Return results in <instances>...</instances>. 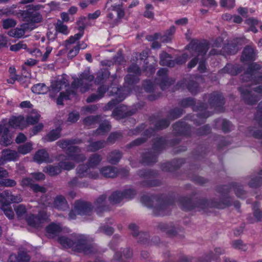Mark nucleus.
Returning a JSON list of instances; mask_svg holds the SVG:
<instances>
[{
    "instance_id": "32",
    "label": "nucleus",
    "mask_w": 262,
    "mask_h": 262,
    "mask_svg": "<svg viewBox=\"0 0 262 262\" xmlns=\"http://www.w3.org/2000/svg\"><path fill=\"white\" fill-rule=\"evenodd\" d=\"M168 205L163 203L154 208V212L156 215H165L166 214V210L168 209Z\"/></svg>"
},
{
    "instance_id": "54",
    "label": "nucleus",
    "mask_w": 262,
    "mask_h": 262,
    "mask_svg": "<svg viewBox=\"0 0 262 262\" xmlns=\"http://www.w3.org/2000/svg\"><path fill=\"white\" fill-rule=\"evenodd\" d=\"M70 51L68 54V57L69 58H73L75 57L79 51V47L78 46H74L73 48L69 49Z\"/></svg>"
},
{
    "instance_id": "44",
    "label": "nucleus",
    "mask_w": 262,
    "mask_h": 262,
    "mask_svg": "<svg viewBox=\"0 0 262 262\" xmlns=\"http://www.w3.org/2000/svg\"><path fill=\"white\" fill-rule=\"evenodd\" d=\"M262 184V171L259 173L255 180L252 179L249 183L250 187H257Z\"/></svg>"
},
{
    "instance_id": "43",
    "label": "nucleus",
    "mask_w": 262,
    "mask_h": 262,
    "mask_svg": "<svg viewBox=\"0 0 262 262\" xmlns=\"http://www.w3.org/2000/svg\"><path fill=\"white\" fill-rule=\"evenodd\" d=\"M215 207L217 208H223V206H220L219 205H216L213 204L212 202H210L208 201H202L200 204H199V207L200 209L204 210L205 211H206V208L207 207Z\"/></svg>"
},
{
    "instance_id": "38",
    "label": "nucleus",
    "mask_w": 262,
    "mask_h": 262,
    "mask_svg": "<svg viewBox=\"0 0 262 262\" xmlns=\"http://www.w3.org/2000/svg\"><path fill=\"white\" fill-rule=\"evenodd\" d=\"M48 172L50 176H55L61 172V168L58 166H48L46 167L44 170Z\"/></svg>"
},
{
    "instance_id": "3",
    "label": "nucleus",
    "mask_w": 262,
    "mask_h": 262,
    "mask_svg": "<svg viewBox=\"0 0 262 262\" xmlns=\"http://www.w3.org/2000/svg\"><path fill=\"white\" fill-rule=\"evenodd\" d=\"M94 77L93 75L90 74L89 71H84L80 76L79 78H76L73 81L71 88L72 90L66 89V94L64 92H61L60 96L57 98V103L59 105L62 104V100L63 99H69L72 95L75 94V89L79 88L80 91L81 93H84L90 89V86L92 85L89 84V82L93 81Z\"/></svg>"
},
{
    "instance_id": "52",
    "label": "nucleus",
    "mask_w": 262,
    "mask_h": 262,
    "mask_svg": "<svg viewBox=\"0 0 262 262\" xmlns=\"http://www.w3.org/2000/svg\"><path fill=\"white\" fill-rule=\"evenodd\" d=\"M220 5L223 7L232 8L235 5L234 0H221Z\"/></svg>"
},
{
    "instance_id": "33",
    "label": "nucleus",
    "mask_w": 262,
    "mask_h": 262,
    "mask_svg": "<svg viewBox=\"0 0 262 262\" xmlns=\"http://www.w3.org/2000/svg\"><path fill=\"white\" fill-rule=\"evenodd\" d=\"M176 31V28L174 26H171L168 30H167L164 34L161 37V40L162 41L168 42L170 41L172 36Z\"/></svg>"
},
{
    "instance_id": "41",
    "label": "nucleus",
    "mask_w": 262,
    "mask_h": 262,
    "mask_svg": "<svg viewBox=\"0 0 262 262\" xmlns=\"http://www.w3.org/2000/svg\"><path fill=\"white\" fill-rule=\"evenodd\" d=\"M1 209L4 211L5 214L10 219L14 217V212L10 205L4 204L1 206Z\"/></svg>"
},
{
    "instance_id": "1",
    "label": "nucleus",
    "mask_w": 262,
    "mask_h": 262,
    "mask_svg": "<svg viewBox=\"0 0 262 262\" xmlns=\"http://www.w3.org/2000/svg\"><path fill=\"white\" fill-rule=\"evenodd\" d=\"M260 66L254 63L250 65L249 71L243 76L252 79L253 83L249 86L239 88L241 95L245 102L250 105L256 103L262 97V75L260 74Z\"/></svg>"
},
{
    "instance_id": "46",
    "label": "nucleus",
    "mask_w": 262,
    "mask_h": 262,
    "mask_svg": "<svg viewBox=\"0 0 262 262\" xmlns=\"http://www.w3.org/2000/svg\"><path fill=\"white\" fill-rule=\"evenodd\" d=\"M254 219L251 221V223L259 222L262 219V209H256L253 211Z\"/></svg>"
},
{
    "instance_id": "17",
    "label": "nucleus",
    "mask_w": 262,
    "mask_h": 262,
    "mask_svg": "<svg viewBox=\"0 0 262 262\" xmlns=\"http://www.w3.org/2000/svg\"><path fill=\"white\" fill-rule=\"evenodd\" d=\"M62 230L59 224L52 223L46 228L47 235L50 238H53Z\"/></svg>"
},
{
    "instance_id": "24",
    "label": "nucleus",
    "mask_w": 262,
    "mask_h": 262,
    "mask_svg": "<svg viewBox=\"0 0 262 262\" xmlns=\"http://www.w3.org/2000/svg\"><path fill=\"white\" fill-rule=\"evenodd\" d=\"M100 172L105 177L113 178L117 175V170L114 167L106 166L101 169Z\"/></svg>"
},
{
    "instance_id": "6",
    "label": "nucleus",
    "mask_w": 262,
    "mask_h": 262,
    "mask_svg": "<svg viewBox=\"0 0 262 262\" xmlns=\"http://www.w3.org/2000/svg\"><path fill=\"white\" fill-rule=\"evenodd\" d=\"M92 207L91 205L85 202L77 201L75 203L74 208L69 213V218L73 220L76 218V214L80 215H89L91 214Z\"/></svg>"
},
{
    "instance_id": "53",
    "label": "nucleus",
    "mask_w": 262,
    "mask_h": 262,
    "mask_svg": "<svg viewBox=\"0 0 262 262\" xmlns=\"http://www.w3.org/2000/svg\"><path fill=\"white\" fill-rule=\"evenodd\" d=\"M17 215L21 217L26 212V208L23 205H19L14 208Z\"/></svg>"
},
{
    "instance_id": "27",
    "label": "nucleus",
    "mask_w": 262,
    "mask_h": 262,
    "mask_svg": "<svg viewBox=\"0 0 262 262\" xmlns=\"http://www.w3.org/2000/svg\"><path fill=\"white\" fill-rule=\"evenodd\" d=\"M60 130L59 129H53L42 138L44 141H54L60 137Z\"/></svg>"
},
{
    "instance_id": "29",
    "label": "nucleus",
    "mask_w": 262,
    "mask_h": 262,
    "mask_svg": "<svg viewBox=\"0 0 262 262\" xmlns=\"http://www.w3.org/2000/svg\"><path fill=\"white\" fill-rule=\"evenodd\" d=\"M123 199V193L118 191L113 192L109 197V201L112 204H117L120 203Z\"/></svg>"
},
{
    "instance_id": "20",
    "label": "nucleus",
    "mask_w": 262,
    "mask_h": 262,
    "mask_svg": "<svg viewBox=\"0 0 262 262\" xmlns=\"http://www.w3.org/2000/svg\"><path fill=\"white\" fill-rule=\"evenodd\" d=\"M112 89H114V92L113 91V90H111L110 92L112 93V95H116L117 102L122 101L129 94L128 89L126 90L123 88L118 89L115 88H113Z\"/></svg>"
},
{
    "instance_id": "63",
    "label": "nucleus",
    "mask_w": 262,
    "mask_h": 262,
    "mask_svg": "<svg viewBox=\"0 0 262 262\" xmlns=\"http://www.w3.org/2000/svg\"><path fill=\"white\" fill-rule=\"evenodd\" d=\"M100 230L101 232L107 235L112 234L114 232V229L112 227L108 226L101 227L100 228Z\"/></svg>"
},
{
    "instance_id": "5",
    "label": "nucleus",
    "mask_w": 262,
    "mask_h": 262,
    "mask_svg": "<svg viewBox=\"0 0 262 262\" xmlns=\"http://www.w3.org/2000/svg\"><path fill=\"white\" fill-rule=\"evenodd\" d=\"M86 157L81 152L68 154L67 156H59V166L63 170H70L75 167L76 163L83 162Z\"/></svg>"
},
{
    "instance_id": "2",
    "label": "nucleus",
    "mask_w": 262,
    "mask_h": 262,
    "mask_svg": "<svg viewBox=\"0 0 262 262\" xmlns=\"http://www.w3.org/2000/svg\"><path fill=\"white\" fill-rule=\"evenodd\" d=\"M58 242L64 248H72L74 251L90 255L97 252L94 245L88 243L86 237L83 235H74L70 237L62 236L58 238Z\"/></svg>"
},
{
    "instance_id": "13",
    "label": "nucleus",
    "mask_w": 262,
    "mask_h": 262,
    "mask_svg": "<svg viewBox=\"0 0 262 262\" xmlns=\"http://www.w3.org/2000/svg\"><path fill=\"white\" fill-rule=\"evenodd\" d=\"M76 143L75 140H62L57 142L60 147L67 149V154L81 152L80 149L74 145Z\"/></svg>"
},
{
    "instance_id": "22",
    "label": "nucleus",
    "mask_w": 262,
    "mask_h": 262,
    "mask_svg": "<svg viewBox=\"0 0 262 262\" xmlns=\"http://www.w3.org/2000/svg\"><path fill=\"white\" fill-rule=\"evenodd\" d=\"M255 53L254 49L251 47H247L244 49L241 59L243 61H248L254 59Z\"/></svg>"
},
{
    "instance_id": "55",
    "label": "nucleus",
    "mask_w": 262,
    "mask_h": 262,
    "mask_svg": "<svg viewBox=\"0 0 262 262\" xmlns=\"http://www.w3.org/2000/svg\"><path fill=\"white\" fill-rule=\"evenodd\" d=\"M123 193V199H131L133 198L136 192L132 189H128L124 191Z\"/></svg>"
},
{
    "instance_id": "25",
    "label": "nucleus",
    "mask_w": 262,
    "mask_h": 262,
    "mask_svg": "<svg viewBox=\"0 0 262 262\" xmlns=\"http://www.w3.org/2000/svg\"><path fill=\"white\" fill-rule=\"evenodd\" d=\"M160 64L172 67L174 66V62L171 60V57L166 52H162L160 55Z\"/></svg>"
},
{
    "instance_id": "35",
    "label": "nucleus",
    "mask_w": 262,
    "mask_h": 262,
    "mask_svg": "<svg viewBox=\"0 0 262 262\" xmlns=\"http://www.w3.org/2000/svg\"><path fill=\"white\" fill-rule=\"evenodd\" d=\"M154 7L151 4H147L145 5L143 16L149 19L154 17Z\"/></svg>"
},
{
    "instance_id": "37",
    "label": "nucleus",
    "mask_w": 262,
    "mask_h": 262,
    "mask_svg": "<svg viewBox=\"0 0 262 262\" xmlns=\"http://www.w3.org/2000/svg\"><path fill=\"white\" fill-rule=\"evenodd\" d=\"M121 157V154L119 151H113L108 156V160L110 163L115 164L117 163Z\"/></svg>"
},
{
    "instance_id": "21",
    "label": "nucleus",
    "mask_w": 262,
    "mask_h": 262,
    "mask_svg": "<svg viewBox=\"0 0 262 262\" xmlns=\"http://www.w3.org/2000/svg\"><path fill=\"white\" fill-rule=\"evenodd\" d=\"M33 159L37 163L48 162L49 161V154L45 149H40L36 152Z\"/></svg>"
},
{
    "instance_id": "49",
    "label": "nucleus",
    "mask_w": 262,
    "mask_h": 262,
    "mask_svg": "<svg viewBox=\"0 0 262 262\" xmlns=\"http://www.w3.org/2000/svg\"><path fill=\"white\" fill-rule=\"evenodd\" d=\"M246 23L250 26V31L254 33L257 32V30L255 27L256 26L258 25V21L257 20L253 18H249L246 20Z\"/></svg>"
},
{
    "instance_id": "48",
    "label": "nucleus",
    "mask_w": 262,
    "mask_h": 262,
    "mask_svg": "<svg viewBox=\"0 0 262 262\" xmlns=\"http://www.w3.org/2000/svg\"><path fill=\"white\" fill-rule=\"evenodd\" d=\"M16 24V22L14 19L8 18L3 20V26L4 29H9L14 27Z\"/></svg>"
},
{
    "instance_id": "12",
    "label": "nucleus",
    "mask_w": 262,
    "mask_h": 262,
    "mask_svg": "<svg viewBox=\"0 0 262 262\" xmlns=\"http://www.w3.org/2000/svg\"><path fill=\"white\" fill-rule=\"evenodd\" d=\"M48 219V216L43 211L39 212L38 216H35L33 215H30L27 218V222L28 224L34 228H38L40 225L46 221Z\"/></svg>"
},
{
    "instance_id": "30",
    "label": "nucleus",
    "mask_w": 262,
    "mask_h": 262,
    "mask_svg": "<svg viewBox=\"0 0 262 262\" xmlns=\"http://www.w3.org/2000/svg\"><path fill=\"white\" fill-rule=\"evenodd\" d=\"M106 92V89L103 86H100L98 90V94H93L86 99L88 102H92L99 100L102 98Z\"/></svg>"
},
{
    "instance_id": "18",
    "label": "nucleus",
    "mask_w": 262,
    "mask_h": 262,
    "mask_svg": "<svg viewBox=\"0 0 262 262\" xmlns=\"http://www.w3.org/2000/svg\"><path fill=\"white\" fill-rule=\"evenodd\" d=\"M127 110L125 106L120 105L113 111V115L117 119H121L133 114V113L129 112Z\"/></svg>"
},
{
    "instance_id": "36",
    "label": "nucleus",
    "mask_w": 262,
    "mask_h": 262,
    "mask_svg": "<svg viewBox=\"0 0 262 262\" xmlns=\"http://www.w3.org/2000/svg\"><path fill=\"white\" fill-rule=\"evenodd\" d=\"M56 29L57 31L64 35H68L69 33L68 26L60 20L57 21Z\"/></svg>"
},
{
    "instance_id": "40",
    "label": "nucleus",
    "mask_w": 262,
    "mask_h": 262,
    "mask_svg": "<svg viewBox=\"0 0 262 262\" xmlns=\"http://www.w3.org/2000/svg\"><path fill=\"white\" fill-rule=\"evenodd\" d=\"M83 35V33H79L75 34L74 36H71L69 39L66 41V47L67 49H70V46L71 44L74 43L75 41L79 39Z\"/></svg>"
},
{
    "instance_id": "10",
    "label": "nucleus",
    "mask_w": 262,
    "mask_h": 262,
    "mask_svg": "<svg viewBox=\"0 0 262 262\" xmlns=\"http://www.w3.org/2000/svg\"><path fill=\"white\" fill-rule=\"evenodd\" d=\"M19 157L17 151L7 148L2 151V156L0 158V165H3L7 162L16 161Z\"/></svg>"
},
{
    "instance_id": "61",
    "label": "nucleus",
    "mask_w": 262,
    "mask_h": 262,
    "mask_svg": "<svg viewBox=\"0 0 262 262\" xmlns=\"http://www.w3.org/2000/svg\"><path fill=\"white\" fill-rule=\"evenodd\" d=\"M27 46L25 44H23L22 43L19 42L17 44L12 45L10 47V50L12 51H17L20 49L26 48Z\"/></svg>"
},
{
    "instance_id": "59",
    "label": "nucleus",
    "mask_w": 262,
    "mask_h": 262,
    "mask_svg": "<svg viewBox=\"0 0 262 262\" xmlns=\"http://www.w3.org/2000/svg\"><path fill=\"white\" fill-rule=\"evenodd\" d=\"M4 187H12L16 185V182L13 179H4Z\"/></svg>"
},
{
    "instance_id": "8",
    "label": "nucleus",
    "mask_w": 262,
    "mask_h": 262,
    "mask_svg": "<svg viewBox=\"0 0 262 262\" xmlns=\"http://www.w3.org/2000/svg\"><path fill=\"white\" fill-rule=\"evenodd\" d=\"M126 1L127 0H107L105 7H110V10H115L118 18H123L125 15L123 6Z\"/></svg>"
},
{
    "instance_id": "50",
    "label": "nucleus",
    "mask_w": 262,
    "mask_h": 262,
    "mask_svg": "<svg viewBox=\"0 0 262 262\" xmlns=\"http://www.w3.org/2000/svg\"><path fill=\"white\" fill-rule=\"evenodd\" d=\"M40 116L37 114H32L27 117L26 124L29 123L34 124L37 123L39 119Z\"/></svg>"
},
{
    "instance_id": "14",
    "label": "nucleus",
    "mask_w": 262,
    "mask_h": 262,
    "mask_svg": "<svg viewBox=\"0 0 262 262\" xmlns=\"http://www.w3.org/2000/svg\"><path fill=\"white\" fill-rule=\"evenodd\" d=\"M68 81L65 76H61L51 85V93H57L68 86Z\"/></svg>"
},
{
    "instance_id": "7",
    "label": "nucleus",
    "mask_w": 262,
    "mask_h": 262,
    "mask_svg": "<svg viewBox=\"0 0 262 262\" xmlns=\"http://www.w3.org/2000/svg\"><path fill=\"white\" fill-rule=\"evenodd\" d=\"M188 50L192 56L201 57L202 59L208 51V47L205 43H201L196 40H193L188 46Z\"/></svg>"
},
{
    "instance_id": "16",
    "label": "nucleus",
    "mask_w": 262,
    "mask_h": 262,
    "mask_svg": "<svg viewBox=\"0 0 262 262\" xmlns=\"http://www.w3.org/2000/svg\"><path fill=\"white\" fill-rule=\"evenodd\" d=\"M51 206L62 210H66L68 208V205L66 199L61 195L57 196L55 198Z\"/></svg>"
},
{
    "instance_id": "51",
    "label": "nucleus",
    "mask_w": 262,
    "mask_h": 262,
    "mask_svg": "<svg viewBox=\"0 0 262 262\" xmlns=\"http://www.w3.org/2000/svg\"><path fill=\"white\" fill-rule=\"evenodd\" d=\"M79 118V114L77 111H73L69 114L68 121L71 123L76 122Z\"/></svg>"
},
{
    "instance_id": "28",
    "label": "nucleus",
    "mask_w": 262,
    "mask_h": 262,
    "mask_svg": "<svg viewBox=\"0 0 262 262\" xmlns=\"http://www.w3.org/2000/svg\"><path fill=\"white\" fill-rule=\"evenodd\" d=\"M32 143L31 142H27L24 144L21 145L18 147L17 152L18 155H26L30 152L32 149Z\"/></svg>"
},
{
    "instance_id": "26",
    "label": "nucleus",
    "mask_w": 262,
    "mask_h": 262,
    "mask_svg": "<svg viewBox=\"0 0 262 262\" xmlns=\"http://www.w3.org/2000/svg\"><path fill=\"white\" fill-rule=\"evenodd\" d=\"M12 142V138L11 135L9 133L8 128L4 129V130L2 134V138L0 140V143L4 146H8L11 144Z\"/></svg>"
},
{
    "instance_id": "62",
    "label": "nucleus",
    "mask_w": 262,
    "mask_h": 262,
    "mask_svg": "<svg viewBox=\"0 0 262 262\" xmlns=\"http://www.w3.org/2000/svg\"><path fill=\"white\" fill-rule=\"evenodd\" d=\"M52 51V47H50V46L47 47L46 49L45 53L43 54V55H41V60L42 61H46L47 60V59L48 58L49 55H50V54L51 53Z\"/></svg>"
},
{
    "instance_id": "58",
    "label": "nucleus",
    "mask_w": 262,
    "mask_h": 262,
    "mask_svg": "<svg viewBox=\"0 0 262 262\" xmlns=\"http://www.w3.org/2000/svg\"><path fill=\"white\" fill-rule=\"evenodd\" d=\"M139 58L137 59V63L139 65H141L142 62L144 63L146 61L147 57V53L145 52H143L142 53L139 54Z\"/></svg>"
},
{
    "instance_id": "4",
    "label": "nucleus",
    "mask_w": 262,
    "mask_h": 262,
    "mask_svg": "<svg viewBox=\"0 0 262 262\" xmlns=\"http://www.w3.org/2000/svg\"><path fill=\"white\" fill-rule=\"evenodd\" d=\"M101 157L95 154L91 157L88 161V165H79L76 169L78 177L82 178L88 177L91 178L96 179L98 177L97 172H94V168L96 167L101 161Z\"/></svg>"
},
{
    "instance_id": "57",
    "label": "nucleus",
    "mask_w": 262,
    "mask_h": 262,
    "mask_svg": "<svg viewBox=\"0 0 262 262\" xmlns=\"http://www.w3.org/2000/svg\"><path fill=\"white\" fill-rule=\"evenodd\" d=\"M31 189L34 192L36 193H45L46 191V189L45 187L40 186L37 184H33L31 185Z\"/></svg>"
},
{
    "instance_id": "11",
    "label": "nucleus",
    "mask_w": 262,
    "mask_h": 262,
    "mask_svg": "<svg viewBox=\"0 0 262 262\" xmlns=\"http://www.w3.org/2000/svg\"><path fill=\"white\" fill-rule=\"evenodd\" d=\"M144 64H147L146 62H145L144 63L142 62L141 65H139V64L137 62L136 64L130 66L128 70V72H129V74H128L125 78V82L127 83L129 85H131L132 83L135 82L137 81V78L135 77L136 75H138L140 73V70H139V66L144 67Z\"/></svg>"
},
{
    "instance_id": "23",
    "label": "nucleus",
    "mask_w": 262,
    "mask_h": 262,
    "mask_svg": "<svg viewBox=\"0 0 262 262\" xmlns=\"http://www.w3.org/2000/svg\"><path fill=\"white\" fill-rule=\"evenodd\" d=\"M107 8V15L106 18L108 21L112 24L113 25H116L120 21L122 18H119L118 17V14L117 13V16L115 17L113 11L116 12L115 10H110V7H105Z\"/></svg>"
},
{
    "instance_id": "34",
    "label": "nucleus",
    "mask_w": 262,
    "mask_h": 262,
    "mask_svg": "<svg viewBox=\"0 0 262 262\" xmlns=\"http://www.w3.org/2000/svg\"><path fill=\"white\" fill-rule=\"evenodd\" d=\"M105 145V143L103 141L93 142L88 146L87 150L89 151H95L104 147Z\"/></svg>"
},
{
    "instance_id": "42",
    "label": "nucleus",
    "mask_w": 262,
    "mask_h": 262,
    "mask_svg": "<svg viewBox=\"0 0 262 262\" xmlns=\"http://www.w3.org/2000/svg\"><path fill=\"white\" fill-rule=\"evenodd\" d=\"M111 127L108 121H105L102 123L99 127L97 130V134H102L105 132H108L110 130Z\"/></svg>"
},
{
    "instance_id": "31",
    "label": "nucleus",
    "mask_w": 262,
    "mask_h": 262,
    "mask_svg": "<svg viewBox=\"0 0 262 262\" xmlns=\"http://www.w3.org/2000/svg\"><path fill=\"white\" fill-rule=\"evenodd\" d=\"M48 87L43 83L36 84L32 88V91L38 94H44L48 91Z\"/></svg>"
},
{
    "instance_id": "19",
    "label": "nucleus",
    "mask_w": 262,
    "mask_h": 262,
    "mask_svg": "<svg viewBox=\"0 0 262 262\" xmlns=\"http://www.w3.org/2000/svg\"><path fill=\"white\" fill-rule=\"evenodd\" d=\"M29 256L25 252L19 253L18 256L12 254L10 256L8 262H29Z\"/></svg>"
},
{
    "instance_id": "64",
    "label": "nucleus",
    "mask_w": 262,
    "mask_h": 262,
    "mask_svg": "<svg viewBox=\"0 0 262 262\" xmlns=\"http://www.w3.org/2000/svg\"><path fill=\"white\" fill-rule=\"evenodd\" d=\"M32 180L29 178H24L21 181V185L23 187L32 185Z\"/></svg>"
},
{
    "instance_id": "47",
    "label": "nucleus",
    "mask_w": 262,
    "mask_h": 262,
    "mask_svg": "<svg viewBox=\"0 0 262 262\" xmlns=\"http://www.w3.org/2000/svg\"><path fill=\"white\" fill-rule=\"evenodd\" d=\"M232 246L234 248L243 251H246L247 249V245L244 244L241 240H237L233 242Z\"/></svg>"
},
{
    "instance_id": "39",
    "label": "nucleus",
    "mask_w": 262,
    "mask_h": 262,
    "mask_svg": "<svg viewBox=\"0 0 262 262\" xmlns=\"http://www.w3.org/2000/svg\"><path fill=\"white\" fill-rule=\"evenodd\" d=\"M106 196L104 194L100 195L96 201L95 205L96 209H103L106 204Z\"/></svg>"
},
{
    "instance_id": "9",
    "label": "nucleus",
    "mask_w": 262,
    "mask_h": 262,
    "mask_svg": "<svg viewBox=\"0 0 262 262\" xmlns=\"http://www.w3.org/2000/svg\"><path fill=\"white\" fill-rule=\"evenodd\" d=\"M22 201L23 199L20 195H14L8 190L0 193V203L1 206L4 204L10 205L11 203H20Z\"/></svg>"
},
{
    "instance_id": "15",
    "label": "nucleus",
    "mask_w": 262,
    "mask_h": 262,
    "mask_svg": "<svg viewBox=\"0 0 262 262\" xmlns=\"http://www.w3.org/2000/svg\"><path fill=\"white\" fill-rule=\"evenodd\" d=\"M9 124L10 126L13 127H19L23 129L26 126V121L24 118L21 116L18 117H12L9 121Z\"/></svg>"
},
{
    "instance_id": "56",
    "label": "nucleus",
    "mask_w": 262,
    "mask_h": 262,
    "mask_svg": "<svg viewBox=\"0 0 262 262\" xmlns=\"http://www.w3.org/2000/svg\"><path fill=\"white\" fill-rule=\"evenodd\" d=\"M101 14V11L100 10H97L93 13L88 14L87 17L89 20H95L98 18Z\"/></svg>"
},
{
    "instance_id": "60",
    "label": "nucleus",
    "mask_w": 262,
    "mask_h": 262,
    "mask_svg": "<svg viewBox=\"0 0 262 262\" xmlns=\"http://www.w3.org/2000/svg\"><path fill=\"white\" fill-rule=\"evenodd\" d=\"M121 136L120 133H112L109 137L108 138V141L111 143H113L116 139H118Z\"/></svg>"
},
{
    "instance_id": "45",
    "label": "nucleus",
    "mask_w": 262,
    "mask_h": 262,
    "mask_svg": "<svg viewBox=\"0 0 262 262\" xmlns=\"http://www.w3.org/2000/svg\"><path fill=\"white\" fill-rule=\"evenodd\" d=\"M9 34L11 36L16 38H20L25 34V31L23 29L16 28L10 31Z\"/></svg>"
}]
</instances>
